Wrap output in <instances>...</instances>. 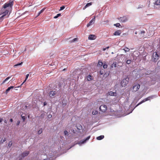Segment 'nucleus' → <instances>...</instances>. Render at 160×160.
<instances>
[{"mask_svg": "<svg viewBox=\"0 0 160 160\" xmlns=\"http://www.w3.org/2000/svg\"><path fill=\"white\" fill-rule=\"evenodd\" d=\"M14 1V0H10L8 2L5 3L3 6V8L1 10V12H3L7 10H5V9L7 8H11L13 5Z\"/></svg>", "mask_w": 160, "mask_h": 160, "instance_id": "obj_1", "label": "nucleus"}, {"mask_svg": "<svg viewBox=\"0 0 160 160\" xmlns=\"http://www.w3.org/2000/svg\"><path fill=\"white\" fill-rule=\"evenodd\" d=\"M129 78L127 77L123 79L121 82V84L122 87H125L126 86L129 82Z\"/></svg>", "mask_w": 160, "mask_h": 160, "instance_id": "obj_2", "label": "nucleus"}, {"mask_svg": "<svg viewBox=\"0 0 160 160\" xmlns=\"http://www.w3.org/2000/svg\"><path fill=\"white\" fill-rule=\"evenodd\" d=\"M159 59V56L157 52H154L152 55V60L154 62L157 61Z\"/></svg>", "mask_w": 160, "mask_h": 160, "instance_id": "obj_3", "label": "nucleus"}, {"mask_svg": "<svg viewBox=\"0 0 160 160\" xmlns=\"http://www.w3.org/2000/svg\"><path fill=\"white\" fill-rule=\"evenodd\" d=\"M154 97V96H149L148 97V98H145L143 100H142V101H141V102H140L136 106V107H137V106H138L140 104H142V103L146 101H147L148 100H150V99H152Z\"/></svg>", "mask_w": 160, "mask_h": 160, "instance_id": "obj_4", "label": "nucleus"}, {"mask_svg": "<svg viewBox=\"0 0 160 160\" xmlns=\"http://www.w3.org/2000/svg\"><path fill=\"white\" fill-rule=\"evenodd\" d=\"M107 108L105 105H102L99 107V109L100 111L102 112H105L107 110Z\"/></svg>", "mask_w": 160, "mask_h": 160, "instance_id": "obj_5", "label": "nucleus"}, {"mask_svg": "<svg viewBox=\"0 0 160 160\" xmlns=\"http://www.w3.org/2000/svg\"><path fill=\"white\" fill-rule=\"evenodd\" d=\"M140 88V85L139 84H136L132 87V89L133 92H136Z\"/></svg>", "mask_w": 160, "mask_h": 160, "instance_id": "obj_6", "label": "nucleus"}, {"mask_svg": "<svg viewBox=\"0 0 160 160\" xmlns=\"http://www.w3.org/2000/svg\"><path fill=\"white\" fill-rule=\"evenodd\" d=\"M118 19L120 21L122 22H125L128 20V18L125 16L120 17L118 18Z\"/></svg>", "mask_w": 160, "mask_h": 160, "instance_id": "obj_7", "label": "nucleus"}, {"mask_svg": "<svg viewBox=\"0 0 160 160\" xmlns=\"http://www.w3.org/2000/svg\"><path fill=\"white\" fill-rule=\"evenodd\" d=\"M95 21V17H94V18H92L89 22L88 23L87 25V27H88L92 25L94 22Z\"/></svg>", "mask_w": 160, "mask_h": 160, "instance_id": "obj_8", "label": "nucleus"}, {"mask_svg": "<svg viewBox=\"0 0 160 160\" xmlns=\"http://www.w3.org/2000/svg\"><path fill=\"white\" fill-rule=\"evenodd\" d=\"M56 94V92L55 91H51L49 93V95L50 97H54L55 95Z\"/></svg>", "mask_w": 160, "mask_h": 160, "instance_id": "obj_9", "label": "nucleus"}, {"mask_svg": "<svg viewBox=\"0 0 160 160\" xmlns=\"http://www.w3.org/2000/svg\"><path fill=\"white\" fill-rule=\"evenodd\" d=\"M96 38V37L95 35L93 34H90L89 36L88 39L89 40H93L95 39Z\"/></svg>", "mask_w": 160, "mask_h": 160, "instance_id": "obj_10", "label": "nucleus"}, {"mask_svg": "<svg viewBox=\"0 0 160 160\" xmlns=\"http://www.w3.org/2000/svg\"><path fill=\"white\" fill-rule=\"evenodd\" d=\"M29 154V152L28 151H25L22 153L21 155V157L23 158L24 157L28 156Z\"/></svg>", "mask_w": 160, "mask_h": 160, "instance_id": "obj_11", "label": "nucleus"}, {"mask_svg": "<svg viewBox=\"0 0 160 160\" xmlns=\"http://www.w3.org/2000/svg\"><path fill=\"white\" fill-rule=\"evenodd\" d=\"M90 138V136H88L86 139L83 140L82 141H80L81 143L82 144L85 143L86 142V141H87V140H89V139Z\"/></svg>", "mask_w": 160, "mask_h": 160, "instance_id": "obj_12", "label": "nucleus"}, {"mask_svg": "<svg viewBox=\"0 0 160 160\" xmlns=\"http://www.w3.org/2000/svg\"><path fill=\"white\" fill-rule=\"evenodd\" d=\"M121 33V30H117L114 33V35L115 36L119 35H120Z\"/></svg>", "mask_w": 160, "mask_h": 160, "instance_id": "obj_13", "label": "nucleus"}, {"mask_svg": "<svg viewBox=\"0 0 160 160\" xmlns=\"http://www.w3.org/2000/svg\"><path fill=\"white\" fill-rule=\"evenodd\" d=\"M109 94L111 96H116L117 93L116 92H113L112 91H110L108 92Z\"/></svg>", "mask_w": 160, "mask_h": 160, "instance_id": "obj_14", "label": "nucleus"}, {"mask_svg": "<svg viewBox=\"0 0 160 160\" xmlns=\"http://www.w3.org/2000/svg\"><path fill=\"white\" fill-rule=\"evenodd\" d=\"M92 4V2H90L86 4V5H85V6L83 8V9L84 10L85 9L87 8L89 6H91Z\"/></svg>", "mask_w": 160, "mask_h": 160, "instance_id": "obj_15", "label": "nucleus"}, {"mask_svg": "<svg viewBox=\"0 0 160 160\" xmlns=\"http://www.w3.org/2000/svg\"><path fill=\"white\" fill-rule=\"evenodd\" d=\"M14 88V87L12 86H10V87H8L7 89L6 90V94H7L9 91L11 89H12Z\"/></svg>", "mask_w": 160, "mask_h": 160, "instance_id": "obj_16", "label": "nucleus"}, {"mask_svg": "<svg viewBox=\"0 0 160 160\" xmlns=\"http://www.w3.org/2000/svg\"><path fill=\"white\" fill-rule=\"evenodd\" d=\"M104 138V136L103 135H101L99 136L97 138V139L98 140H101L102 139Z\"/></svg>", "mask_w": 160, "mask_h": 160, "instance_id": "obj_17", "label": "nucleus"}, {"mask_svg": "<svg viewBox=\"0 0 160 160\" xmlns=\"http://www.w3.org/2000/svg\"><path fill=\"white\" fill-rule=\"evenodd\" d=\"M77 128L79 130H81L82 128V127L81 124H79L77 125Z\"/></svg>", "mask_w": 160, "mask_h": 160, "instance_id": "obj_18", "label": "nucleus"}, {"mask_svg": "<svg viewBox=\"0 0 160 160\" xmlns=\"http://www.w3.org/2000/svg\"><path fill=\"white\" fill-rule=\"evenodd\" d=\"M11 77H8L4 81H3L1 84H2L8 81L9 79H10Z\"/></svg>", "mask_w": 160, "mask_h": 160, "instance_id": "obj_19", "label": "nucleus"}, {"mask_svg": "<svg viewBox=\"0 0 160 160\" xmlns=\"http://www.w3.org/2000/svg\"><path fill=\"white\" fill-rule=\"evenodd\" d=\"M87 79L88 81H91V80H92V76L90 75H89L87 77Z\"/></svg>", "mask_w": 160, "mask_h": 160, "instance_id": "obj_20", "label": "nucleus"}, {"mask_svg": "<svg viewBox=\"0 0 160 160\" xmlns=\"http://www.w3.org/2000/svg\"><path fill=\"white\" fill-rule=\"evenodd\" d=\"M45 8H43L42 10H41L38 13V15H37V17H38L45 10Z\"/></svg>", "mask_w": 160, "mask_h": 160, "instance_id": "obj_21", "label": "nucleus"}, {"mask_svg": "<svg viewBox=\"0 0 160 160\" xmlns=\"http://www.w3.org/2000/svg\"><path fill=\"white\" fill-rule=\"evenodd\" d=\"M103 64V63L102 61L100 60H99L98 64V66L99 67L102 66Z\"/></svg>", "mask_w": 160, "mask_h": 160, "instance_id": "obj_22", "label": "nucleus"}, {"mask_svg": "<svg viewBox=\"0 0 160 160\" xmlns=\"http://www.w3.org/2000/svg\"><path fill=\"white\" fill-rule=\"evenodd\" d=\"M156 5H160V0H156L155 3Z\"/></svg>", "mask_w": 160, "mask_h": 160, "instance_id": "obj_23", "label": "nucleus"}, {"mask_svg": "<svg viewBox=\"0 0 160 160\" xmlns=\"http://www.w3.org/2000/svg\"><path fill=\"white\" fill-rule=\"evenodd\" d=\"M145 33V31L144 30L141 31L140 32V34L141 35V36L143 37L144 36V34Z\"/></svg>", "mask_w": 160, "mask_h": 160, "instance_id": "obj_24", "label": "nucleus"}, {"mask_svg": "<svg viewBox=\"0 0 160 160\" xmlns=\"http://www.w3.org/2000/svg\"><path fill=\"white\" fill-rule=\"evenodd\" d=\"M29 76V74H27L26 75V76L25 79V80L22 83V84L24 83V82H26V80L28 79Z\"/></svg>", "mask_w": 160, "mask_h": 160, "instance_id": "obj_25", "label": "nucleus"}, {"mask_svg": "<svg viewBox=\"0 0 160 160\" xmlns=\"http://www.w3.org/2000/svg\"><path fill=\"white\" fill-rule=\"evenodd\" d=\"M117 67V63L116 62H114L113 64L112 65V67Z\"/></svg>", "mask_w": 160, "mask_h": 160, "instance_id": "obj_26", "label": "nucleus"}, {"mask_svg": "<svg viewBox=\"0 0 160 160\" xmlns=\"http://www.w3.org/2000/svg\"><path fill=\"white\" fill-rule=\"evenodd\" d=\"M21 117L22 118V119L23 120V121L24 122L25 119H26V117L25 116H23L22 115H21Z\"/></svg>", "mask_w": 160, "mask_h": 160, "instance_id": "obj_27", "label": "nucleus"}, {"mask_svg": "<svg viewBox=\"0 0 160 160\" xmlns=\"http://www.w3.org/2000/svg\"><path fill=\"white\" fill-rule=\"evenodd\" d=\"M78 39L77 38H74L71 41V42H73L78 41Z\"/></svg>", "mask_w": 160, "mask_h": 160, "instance_id": "obj_28", "label": "nucleus"}, {"mask_svg": "<svg viewBox=\"0 0 160 160\" xmlns=\"http://www.w3.org/2000/svg\"><path fill=\"white\" fill-rule=\"evenodd\" d=\"M61 14L60 13H59L57 14V15L54 17V18H57L61 16Z\"/></svg>", "mask_w": 160, "mask_h": 160, "instance_id": "obj_29", "label": "nucleus"}, {"mask_svg": "<svg viewBox=\"0 0 160 160\" xmlns=\"http://www.w3.org/2000/svg\"><path fill=\"white\" fill-rule=\"evenodd\" d=\"M123 50H124L125 52H127L129 51L130 49L128 48H125L123 49Z\"/></svg>", "mask_w": 160, "mask_h": 160, "instance_id": "obj_30", "label": "nucleus"}, {"mask_svg": "<svg viewBox=\"0 0 160 160\" xmlns=\"http://www.w3.org/2000/svg\"><path fill=\"white\" fill-rule=\"evenodd\" d=\"M114 25L117 27H119L120 26V24L119 23H117L116 24H114Z\"/></svg>", "mask_w": 160, "mask_h": 160, "instance_id": "obj_31", "label": "nucleus"}, {"mask_svg": "<svg viewBox=\"0 0 160 160\" xmlns=\"http://www.w3.org/2000/svg\"><path fill=\"white\" fill-rule=\"evenodd\" d=\"M42 132V129L41 128L38 132V134H40Z\"/></svg>", "mask_w": 160, "mask_h": 160, "instance_id": "obj_32", "label": "nucleus"}, {"mask_svg": "<svg viewBox=\"0 0 160 160\" xmlns=\"http://www.w3.org/2000/svg\"><path fill=\"white\" fill-rule=\"evenodd\" d=\"M131 60H128L126 61V63L127 64H129L131 63Z\"/></svg>", "mask_w": 160, "mask_h": 160, "instance_id": "obj_33", "label": "nucleus"}, {"mask_svg": "<svg viewBox=\"0 0 160 160\" xmlns=\"http://www.w3.org/2000/svg\"><path fill=\"white\" fill-rule=\"evenodd\" d=\"M6 141V138H2V139L1 140V142L2 143Z\"/></svg>", "mask_w": 160, "mask_h": 160, "instance_id": "obj_34", "label": "nucleus"}, {"mask_svg": "<svg viewBox=\"0 0 160 160\" xmlns=\"http://www.w3.org/2000/svg\"><path fill=\"white\" fill-rule=\"evenodd\" d=\"M65 8V6H62L60 7L59 11L62 10L64 9Z\"/></svg>", "mask_w": 160, "mask_h": 160, "instance_id": "obj_35", "label": "nucleus"}, {"mask_svg": "<svg viewBox=\"0 0 160 160\" xmlns=\"http://www.w3.org/2000/svg\"><path fill=\"white\" fill-rule=\"evenodd\" d=\"M103 67L104 68H107L108 65H107L105 64L104 63L103 66Z\"/></svg>", "mask_w": 160, "mask_h": 160, "instance_id": "obj_36", "label": "nucleus"}, {"mask_svg": "<svg viewBox=\"0 0 160 160\" xmlns=\"http://www.w3.org/2000/svg\"><path fill=\"white\" fill-rule=\"evenodd\" d=\"M12 142L11 141H10L9 142V143H8V146L9 147H10L12 145Z\"/></svg>", "mask_w": 160, "mask_h": 160, "instance_id": "obj_37", "label": "nucleus"}, {"mask_svg": "<svg viewBox=\"0 0 160 160\" xmlns=\"http://www.w3.org/2000/svg\"><path fill=\"white\" fill-rule=\"evenodd\" d=\"M64 134L65 135H68V132L67 131L65 130L64 131Z\"/></svg>", "mask_w": 160, "mask_h": 160, "instance_id": "obj_38", "label": "nucleus"}, {"mask_svg": "<svg viewBox=\"0 0 160 160\" xmlns=\"http://www.w3.org/2000/svg\"><path fill=\"white\" fill-rule=\"evenodd\" d=\"M22 63V62H21V63H18V64L15 65L14 66L15 67V66H18L19 65H21Z\"/></svg>", "mask_w": 160, "mask_h": 160, "instance_id": "obj_39", "label": "nucleus"}, {"mask_svg": "<svg viewBox=\"0 0 160 160\" xmlns=\"http://www.w3.org/2000/svg\"><path fill=\"white\" fill-rule=\"evenodd\" d=\"M45 116V114L44 113H42L41 114L40 117L42 118H43Z\"/></svg>", "mask_w": 160, "mask_h": 160, "instance_id": "obj_40", "label": "nucleus"}, {"mask_svg": "<svg viewBox=\"0 0 160 160\" xmlns=\"http://www.w3.org/2000/svg\"><path fill=\"white\" fill-rule=\"evenodd\" d=\"M52 116L51 114H49L48 115V118H51L52 117Z\"/></svg>", "mask_w": 160, "mask_h": 160, "instance_id": "obj_41", "label": "nucleus"}, {"mask_svg": "<svg viewBox=\"0 0 160 160\" xmlns=\"http://www.w3.org/2000/svg\"><path fill=\"white\" fill-rule=\"evenodd\" d=\"M20 123V121L19 120L18 121L17 123V125L18 126L19 124Z\"/></svg>", "mask_w": 160, "mask_h": 160, "instance_id": "obj_42", "label": "nucleus"}, {"mask_svg": "<svg viewBox=\"0 0 160 160\" xmlns=\"http://www.w3.org/2000/svg\"><path fill=\"white\" fill-rule=\"evenodd\" d=\"M97 112H94L93 111L92 112V114L93 115H95L97 113Z\"/></svg>", "mask_w": 160, "mask_h": 160, "instance_id": "obj_43", "label": "nucleus"}, {"mask_svg": "<svg viewBox=\"0 0 160 160\" xmlns=\"http://www.w3.org/2000/svg\"><path fill=\"white\" fill-rule=\"evenodd\" d=\"M71 131L74 133H75V132L74 130L73 129H71Z\"/></svg>", "mask_w": 160, "mask_h": 160, "instance_id": "obj_44", "label": "nucleus"}, {"mask_svg": "<svg viewBox=\"0 0 160 160\" xmlns=\"http://www.w3.org/2000/svg\"><path fill=\"white\" fill-rule=\"evenodd\" d=\"M47 104V103L46 102H44V103H43V106H45V105H46Z\"/></svg>", "mask_w": 160, "mask_h": 160, "instance_id": "obj_45", "label": "nucleus"}, {"mask_svg": "<svg viewBox=\"0 0 160 160\" xmlns=\"http://www.w3.org/2000/svg\"><path fill=\"white\" fill-rule=\"evenodd\" d=\"M2 121V118H0V123Z\"/></svg>", "mask_w": 160, "mask_h": 160, "instance_id": "obj_46", "label": "nucleus"}, {"mask_svg": "<svg viewBox=\"0 0 160 160\" xmlns=\"http://www.w3.org/2000/svg\"><path fill=\"white\" fill-rule=\"evenodd\" d=\"M10 122H12V121H13V119H12V118L10 119Z\"/></svg>", "mask_w": 160, "mask_h": 160, "instance_id": "obj_47", "label": "nucleus"}, {"mask_svg": "<svg viewBox=\"0 0 160 160\" xmlns=\"http://www.w3.org/2000/svg\"><path fill=\"white\" fill-rule=\"evenodd\" d=\"M100 73L101 75H102L103 74V72L100 71Z\"/></svg>", "mask_w": 160, "mask_h": 160, "instance_id": "obj_48", "label": "nucleus"}, {"mask_svg": "<svg viewBox=\"0 0 160 160\" xmlns=\"http://www.w3.org/2000/svg\"><path fill=\"white\" fill-rule=\"evenodd\" d=\"M106 49V48H103V51H105Z\"/></svg>", "mask_w": 160, "mask_h": 160, "instance_id": "obj_49", "label": "nucleus"}, {"mask_svg": "<svg viewBox=\"0 0 160 160\" xmlns=\"http://www.w3.org/2000/svg\"><path fill=\"white\" fill-rule=\"evenodd\" d=\"M109 48V47H107L106 48V49H108Z\"/></svg>", "mask_w": 160, "mask_h": 160, "instance_id": "obj_50", "label": "nucleus"}, {"mask_svg": "<svg viewBox=\"0 0 160 160\" xmlns=\"http://www.w3.org/2000/svg\"><path fill=\"white\" fill-rule=\"evenodd\" d=\"M4 122H5V123H7V122L6 121V120H5V121Z\"/></svg>", "mask_w": 160, "mask_h": 160, "instance_id": "obj_51", "label": "nucleus"}, {"mask_svg": "<svg viewBox=\"0 0 160 160\" xmlns=\"http://www.w3.org/2000/svg\"><path fill=\"white\" fill-rule=\"evenodd\" d=\"M135 34H137V32H135Z\"/></svg>", "mask_w": 160, "mask_h": 160, "instance_id": "obj_52", "label": "nucleus"}, {"mask_svg": "<svg viewBox=\"0 0 160 160\" xmlns=\"http://www.w3.org/2000/svg\"><path fill=\"white\" fill-rule=\"evenodd\" d=\"M65 70V69H64L63 70Z\"/></svg>", "mask_w": 160, "mask_h": 160, "instance_id": "obj_53", "label": "nucleus"}]
</instances>
